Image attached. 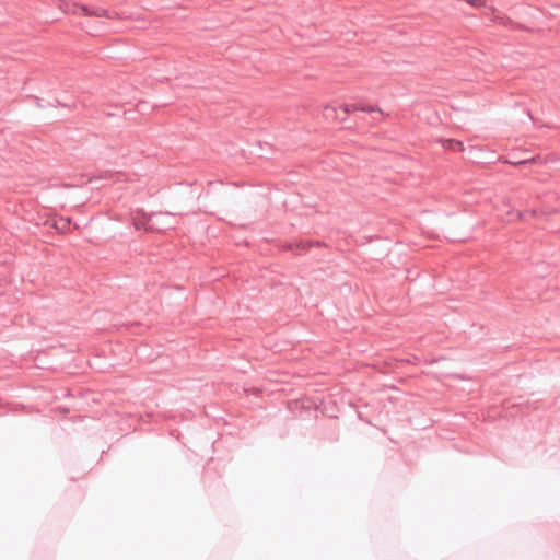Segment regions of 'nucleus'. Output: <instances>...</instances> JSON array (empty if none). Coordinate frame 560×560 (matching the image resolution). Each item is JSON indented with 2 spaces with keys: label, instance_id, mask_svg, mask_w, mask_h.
<instances>
[{
  "label": "nucleus",
  "instance_id": "7ed1b4c3",
  "mask_svg": "<svg viewBox=\"0 0 560 560\" xmlns=\"http://www.w3.org/2000/svg\"><path fill=\"white\" fill-rule=\"evenodd\" d=\"M442 144L445 149L454 152L465 151L464 144L460 141L454 139H444L442 140Z\"/></svg>",
  "mask_w": 560,
  "mask_h": 560
},
{
  "label": "nucleus",
  "instance_id": "f257e3e1",
  "mask_svg": "<svg viewBox=\"0 0 560 560\" xmlns=\"http://www.w3.org/2000/svg\"><path fill=\"white\" fill-rule=\"evenodd\" d=\"M60 9L66 13L78 14V12H82L84 15L96 16V18H107L112 19L113 15L110 12L101 7H89V5H78L77 3H62Z\"/></svg>",
  "mask_w": 560,
  "mask_h": 560
},
{
  "label": "nucleus",
  "instance_id": "20e7f679",
  "mask_svg": "<svg viewBox=\"0 0 560 560\" xmlns=\"http://www.w3.org/2000/svg\"><path fill=\"white\" fill-rule=\"evenodd\" d=\"M314 244L313 243H310V242H301V243H298V244H290V249H296V250H301V252H305V250H308Z\"/></svg>",
  "mask_w": 560,
  "mask_h": 560
},
{
  "label": "nucleus",
  "instance_id": "f03ea898",
  "mask_svg": "<svg viewBox=\"0 0 560 560\" xmlns=\"http://www.w3.org/2000/svg\"><path fill=\"white\" fill-rule=\"evenodd\" d=\"M340 109L343 112L345 116L340 118V120H345L346 116L349 115L352 112L361 110V112H374L376 108L374 106H362L359 104H345L340 107Z\"/></svg>",
  "mask_w": 560,
  "mask_h": 560
},
{
  "label": "nucleus",
  "instance_id": "1a4fd4ad",
  "mask_svg": "<svg viewBox=\"0 0 560 560\" xmlns=\"http://www.w3.org/2000/svg\"><path fill=\"white\" fill-rule=\"evenodd\" d=\"M524 163H526V161H520L516 164H524Z\"/></svg>",
  "mask_w": 560,
  "mask_h": 560
},
{
  "label": "nucleus",
  "instance_id": "39448f33",
  "mask_svg": "<svg viewBox=\"0 0 560 560\" xmlns=\"http://www.w3.org/2000/svg\"><path fill=\"white\" fill-rule=\"evenodd\" d=\"M324 115L327 119H337L339 118L338 112L336 107L332 106H326L324 108Z\"/></svg>",
  "mask_w": 560,
  "mask_h": 560
},
{
  "label": "nucleus",
  "instance_id": "6e6552de",
  "mask_svg": "<svg viewBox=\"0 0 560 560\" xmlns=\"http://www.w3.org/2000/svg\"><path fill=\"white\" fill-rule=\"evenodd\" d=\"M497 19L498 18L494 15V12L492 11V18H491L492 23H494L497 21Z\"/></svg>",
  "mask_w": 560,
  "mask_h": 560
},
{
  "label": "nucleus",
  "instance_id": "423d86ee",
  "mask_svg": "<svg viewBox=\"0 0 560 560\" xmlns=\"http://www.w3.org/2000/svg\"><path fill=\"white\" fill-rule=\"evenodd\" d=\"M480 150H478L476 147H470L469 149V154L471 155L470 156V160L476 162V163H479L480 161L477 160V156H474V153L475 152H479Z\"/></svg>",
  "mask_w": 560,
  "mask_h": 560
},
{
  "label": "nucleus",
  "instance_id": "0eeeda50",
  "mask_svg": "<svg viewBox=\"0 0 560 560\" xmlns=\"http://www.w3.org/2000/svg\"><path fill=\"white\" fill-rule=\"evenodd\" d=\"M480 2H481V0H472V1H470V3L474 4V5H478Z\"/></svg>",
  "mask_w": 560,
  "mask_h": 560
}]
</instances>
